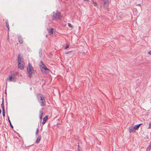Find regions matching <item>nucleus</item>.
Masks as SVG:
<instances>
[{
  "instance_id": "1",
  "label": "nucleus",
  "mask_w": 151,
  "mask_h": 151,
  "mask_svg": "<svg viewBox=\"0 0 151 151\" xmlns=\"http://www.w3.org/2000/svg\"><path fill=\"white\" fill-rule=\"evenodd\" d=\"M37 98L38 101L41 106H44L45 105V100L42 95L40 93H38L37 95Z\"/></svg>"
},
{
  "instance_id": "2",
  "label": "nucleus",
  "mask_w": 151,
  "mask_h": 151,
  "mask_svg": "<svg viewBox=\"0 0 151 151\" xmlns=\"http://www.w3.org/2000/svg\"><path fill=\"white\" fill-rule=\"evenodd\" d=\"M27 76L30 78L32 77V74L34 72V70L32 65L28 63V66L27 67Z\"/></svg>"
},
{
  "instance_id": "3",
  "label": "nucleus",
  "mask_w": 151,
  "mask_h": 151,
  "mask_svg": "<svg viewBox=\"0 0 151 151\" xmlns=\"http://www.w3.org/2000/svg\"><path fill=\"white\" fill-rule=\"evenodd\" d=\"M99 2L103 5L104 10H106L109 6V0H99Z\"/></svg>"
},
{
  "instance_id": "4",
  "label": "nucleus",
  "mask_w": 151,
  "mask_h": 151,
  "mask_svg": "<svg viewBox=\"0 0 151 151\" xmlns=\"http://www.w3.org/2000/svg\"><path fill=\"white\" fill-rule=\"evenodd\" d=\"M60 14L59 12H57L55 13H54L52 17V19L54 20L55 19H59L60 18Z\"/></svg>"
},
{
  "instance_id": "5",
  "label": "nucleus",
  "mask_w": 151,
  "mask_h": 151,
  "mask_svg": "<svg viewBox=\"0 0 151 151\" xmlns=\"http://www.w3.org/2000/svg\"><path fill=\"white\" fill-rule=\"evenodd\" d=\"M7 80L9 81L14 82L16 80V77L14 75H12L9 76Z\"/></svg>"
},
{
  "instance_id": "6",
  "label": "nucleus",
  "mask_w": 151,
  "mask_h": 151,
  "mask_svg": "<svg viewBox=\"0 0 151 151\" xmlns=\"http://www.w3.org/2000/svg\"><path fill=\"white\" fill-rule=\"evenodd\" d=\"M43 108H42V109H40V111H39V113H40V115H39L40 117H39V118H40V120L42 119V115H43Z\"/></svg>"
},
{
  "instance_id": "7",
  "label": "nucleus",
  "mask_w": 151,
  "mask_h": 151,
  "mask_svg": "<svg viewBox=\"0 0 151 151\" xmlns=\"http://www.w3.org/2000/svg\"><path fill=\"white\" fill-rule=\"evenodd\" d=\"M22 63L23 62H22L21 63H18V67L21 70L23 69L24 68V65H23Z\"/></svg>"
},
{
  "instance_id": "8",
  "label": "nucleus",
  "mask_w": 151,
  "mask_h": 151,
  "mask_svg": "<svg viewBox=\"0 0 151 151\" xmlns=\"http://www.w3.org/2000/svg\"><path fill=\"white\" fill-rule=\"evenodd\" d=\"M18 39L19 42L20 44H22L23 43V40L21 36H19L18 37Z\"/></svg>"
},
{
  "instance_id": "9",
  "label": "nucleus",
  "mask_w": 151,
  "mask_h": 151,
  "mask_svg": "<svg viewBox=\"0 0 151 151\" xmlns=\"http://www.w3.org/2000/svg\"><path fill=\"white\" fill-rule=\"evenodd\" d=\"M22 57L20 54H19L18 55V63H21L22 62Z\"/></svg>"
},
{
  "instance_id": "10",
  "label": "nucleus",
  "mask_w": 151,
  "mask_h": 151,
  "mask_svg": "<svg viewBox=\"0 0 151 151\" xmlns=\"http://www.w3.org/2000/svg\"><path fill=\"white\" fill-rule=\"evenodd\" d=\"M48 119V116H45L43 119V121L42 123V124H44L46 122Z\"/></svg>"
},
{
  "instance_id": "11",
  "label": "nucleus",
  "mask_w": 151,
  "mask_h": 151,
  "mask_svg": "<svg viewBox=\"0 0 151 151\" xmlns=\"http://www.w3.org/2000/svg\"><path fill=\"white\" fill-rule=\"evenodd\" d=\"M41 137L40 135H39L38 136V137L37 138V140L36 141V142L37 143H38L40 142V140L41 139Z\"/></svg>"
},
{
  "instance_id": "12",
  "label": "nucleus",
  "mask_w": 151,
  "mask_h": 151,
  "mask_svg": "<svg viewBox=\"0 0 151 151\" xmlns=\"http://www.w3.org/2000/svg\"><path fill=\"white\" fill-rule=\"evenodd\" d=\"M134 127H130L129 128V131L130 133L134 131L135 130Z\"/></svg>"
},
{
  "instance_id": "13",
  "label": "nucleus",
  "mask_w": 151,
  "mask_h": 151,
  "mask_svg": "<svg viewBox=\"0 0 151 151\" xmlns=\"http://www.w3.org/2000/svg\"><path fill=\"white\" fill-rule=\"evenodd\" d=\"M92 3L93 4V6H95L97 8H98L99 6L97 4V3L96 2H95L93 0L92 1Z\"/></svg>"
},
{
  "instance_id": "14",
  "label": "nucleus",
  "mask_w": 151,
  "mask_h": 151,
  "mask_svg": "<svg viewBox=\"0 0 151 151\" xmlns=\"http://www.w3.org/2000/svg\"><path fill=\"white\" fill-rule=\"evenodd\" d=\"M142 124H140L137 125H135L134 127L135 129V130L138 129L139 128V127L140 126V125Z\"/></svg>"
},
{
  "instance_id": "15",
  "label": "nucleus",
  "mask_w": 151,
  "mask_h": 151,
  "mask_svg": "<svg viewBox=\"0 0 151 151\" xmlns=\"http://www.w3.org/2000/svg\"><path fill=\"white\" fill-rule=\"evenodd\" d=\"M5 24L6 27L7 28L8 30H9V26L8 23V21L7 20H6L5 21Z\"/></svg>"
},
{
  "instance_id": "16",
  "label": "nucleus",
  "mask_w": 151,
  "mask_h": 151,
  "mask_svg": "<svg viewBox=\"0 0 151 151\" xmlns=\"http://www.w3.org/2000/svg\"><path fill=\"white\" fill-rule=\"evenodd\" d=\"M53 28H51L50 30L48 31V33L50 35H51L53 34Z\"/></svg>"
},
{
  "instance_id": "17",
  "label": "nucleus",
  "mask_w": 151,
  "mask_h": 151,
  "mask_svg": "<svg viewBox=\"0 0 151 151\" xmlns=\"http://www.w3.org/2000/svg\"><path fill=\"white\" fill-rule=\"evenodd\" d=\"M42 68L45 69V70H47L48 71H50L49 69H48L46 67V66L45 65H44L42 67Z\"/></svg>"
},
{
  "instance_id": "18",
  "label": "nucleus",
  "mask_w": 151,
  "mask_h": 151,
  "mask_svg": "<svg viewBox=\"0 0 151 151\" xmlns=\"http://www.w3.org/2000/svg\"><path fill=\"white\" fill-rule=\"evenodd\" d=\"M1 106L2 108V110L5 109L4 107V100L3 99L2 100V102L1 104Z\"/></svg>"
},
{
  "instance_id": "19",
  "label": "nucleus",
  "mask_w": 151,
  "mask_h": 151,
  "mask_svg": "<svg viewBox=\"0 0 151 151\" xmlns=\"http://www.w3.org/2000/svg\"><path fill=\"white\" fill-rule=\"evenodd\" d=\"M8 119L9 122V123L10 125V126L12 128H13V126L11 124V121H10L9 119V117L8 116Z\"/></svg>"
},
{
  "instance_id": "20",
  "label": "nucleus",
  "mask_w": 151,
  "mask_h": 151,
  "mask_svg": "<svg viewBox=\"0 0 151 151\" xmlns=\"http://www.w3.org/2000/svg\"><path fill=\"white\" fill-rule=\"evenodd\" d=\"M44 64L43 63L42 61H40V67H42L44 65Z\"/></svg>"
},
{
  "instance_id": "21",
  "label": "nucleus",
  "mask_w": 151,
  "mask_h": 151,
  "mask_svg": "<svg viewBox=\"0 0 151 151\" xmlns=\"http://www.w3.org/2000/svg\"><path fill=\"white\" fill-rule=\"evenodd\" d=\"M2 114L4 117L5 116V109L2 110Z\"/></svg>"
},
{
  "instance_id": "22",
  "label": "nucleus",
  "mask_w": 151,
  "mask_h": 151,
  "mask_svg": "<svg viewBox=\"0 0 151 151\" xmlns=\"http://www.w3.org/2000/svg\"><path fill=\"white\" fill-rule=\"evenodd\" d=\"M151 144L150 145L149 147H148V148H147V149L149 150H150V149H151Z\"/></svg>"
},
{
  "instance_id": "23",
  "label": "nucleus",
  "mask_w": 151,
  "mask_h": 151,
  "mask_svg": "<svg viewBox=\"0 0 151 151\" xmlns=\"http://www.w3.org/2000/svg\"><path fill=\"white\" fill-rule=\"evenodd\" d=\"M149 127L148 128L150 129L151 128V123L150 122L149 124Z\"/></svg>"
},
{
  "instance_id": "24",
  "label": "nucleus",
  "mask_w": 151,
  "mask_h": 151,
  "mask_svg": "<svg viewBox=\"0 0 151 151\" xmlns=\"http://www.w3.org/2000/svg\"><path fill=\"white\" fill-rule=\"evenodd\" d=\"M69 47V45H66V46H65V49H66L67 48H68Z\"/></svg>"
},
{
  "instance_id": "25",
  "label": "nucleus",
  "mask_w": 151,
  "mask_h": 151,
  "mask_svg": "<svg viewBox=\"0 0 151 151\" xmlns=\"http://www.w3.org/2000/svg\"><path fill=\"white\" fill-rule=\"evenodd\" d=\"M68 26L70 27H72V25H71V24H70V23H68Z\"/></svg>"
},
{
  "instance_id": "26",
  "label": "nucleus",
  "mask_w": 151,
  "mask_h": 151,
  "mask_svg": "<svg viewBox=\"0 0 151 151\" xmlns=\"http://www.w3.org/2000/svg\"><path fill=\"white\" fill-rule=\"evenodd\" d=\"M39 131V129H37L36 132V134L37 135L38 132Z\"/></svg>"
},
{
  "instance_id": "27",
  "label": "nucleus",
  "mask_w": 151,
  "mask_h": 151,
  "mask_svg": "<svg viewBox=\"0 0 151 151\" xmlns=\"http://www.w3.org/2000/svg\"><path fill=\"white\" fill-rule=\"evenodd\" d=\"M72 51H68L66 53V54H68V53H69L70 52H71Z\"/></svg>"
},
{
  "instance_id": "28",
  "label": "nucleus",
  "mask_w": 151,
  "mask_h": 151,
  "mask_svg": "<svg viewBox=\"0 0 151 151\" xmlns=\"http://www.w3.org/2000/svg\"><path fill=\"white\" fill-rule=\"evenodd\" d=\"M137 6H141V5L140 4H137Z\"/></svg>"
},
{
  "instance_id": "29",
  "label": "nucleus",
  "mask_w": 151,
  "mask_h": 151,
  "mask_svg": "<svg viewBox=\"0 0 151 151\" xmlns=\"http://www.w3.org/2000/svg\"><path fill=\"white\" fill-rule=\"evenodd\" d=\"M15 73V74H15V75H17V74H18V72H15V73Z\"/></svg>"
},
{
  "instance_id": "30",
  "label": "nucleus",
  "mask_w": 151,
  "mask_h": 151,
  "mask_svg": "<svg viewBox=\"0 0 151 151\" xmlns=\"http://www.w3.org/2000/svg\"><path fill=\"white\" fill-rule=\"evenodd\" d=\"M148 53L151 55V51H150L148 52Z\"/></svg>"
},
{
  "instance_id": "31",
  "label": "nucleus",
  "mask_w": 151,
  "mask_h": 151,
  "mask_svg": "<svg viewBox=\"0 0 151 151\" xmlns=\"http://www.w3.org/2000/svg\"><path fill=\"white\" fill-rule=\"evenodd\" d=\"M9 35H8V36L7 40H9Z\"/></svg>"
},
{
  "instance_id": "32",
  "label": "nucleus",
  "mask_w": 151,
  "mask_h": 151,
  "mask_svg": "<svg viewBox=\"0 0 151 151\" xmlns=\"http://www.w3.org/2000/svg\"><path fill=\"white\" fill-rule=\"evenodd\" d=\"M84 1H89V0H84Z\"/></svg>"
},
{
  "instance_id": "33",
  "label": "nucleus",
  "mask_w": 151,
  "mask_h": 151,
  "mask_svg": "<svg viewBox=\"0 0 151 151\" xmlns=\"http://www.w3.org/2000/svg\"><path fill=\"white\" fill-rule=\"evenodd\" d=\"M1 109H0V114H1Z\"/></svg>"
},
{
  "instance_id": "34",
  "label": "nucleus",
  "mask_w": 151,
  "mask_h": 151,
  "mask_svg": "<svg viewBox=\"0 0 151 151\" xmlns=\"http://www.w3.org/2000/svg\"><path fill=\"white\" fill-rule=\"evenodd\" d=\"M146 151H150V150H148V149H147L146 150Z\"/></svg>"
},
{
  "instance_id": "35",
  "label": "nucleus",
  "mask_w": 151,
  "mask_h": 151,
  "mask_svg": "<svg viewBox=\"0 0 151 151\" xmlns=\"http://www.w3.org/2000/svg\"><path fill=\"white\" fill-rule=\"evenodd\" d=\"M78 151H80V150H79V149H78Z\"/></svg>"
},
{
  "instance_id": "36",
  "label": "nucleus",
  "mask_w": 151,
  "mask_h": 151,
  "mask_svg": "<svg viewBox=\"0 0 151 151\" xmlns=\"http://www.w3.org/2000/svg\"><path fill=\"white\" fill-rule=\"evenodd\" d=\"M79 147V145H78V147Z\"/></svg>"
}]
</instances>
